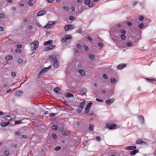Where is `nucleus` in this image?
Returning <instances> with one entry per match:
<instances>
[{
  "label": "nucleus",
  "mask_w": 156,
  "mask_h": 156,
  "mask_svg": "<svg viewBox=\"0 0 156 156\" xmlns=\"http://www.w3.org/2000/svg\"><path fill=\"white\" fill-rule=\"evenodd\" d=\"M16 8L15 7H13L11 8V10L12 11H15L16 10Z\"/></svg>",
  "instance_id": "obj_64"
},
{
  "label": "nucleus",
  "mask_w": 156,
  "mask_h": 156,
  "mask_svg": "<svg viewBox=\"0 0 156 156\" xmlns=\"http://www.w3.org/2000/svg\"><path fill=\"white\" fill-rule=\"evenodd\" d=\"M121 37L122 39L124 40L126 37V36L123 34L121 36Z\"/></svg>",
  "instance_id": "obj_42"
},
{
  "label": "nucleus",
  "mask_w": 156,
  "mask_h": 156,
  "mask_svg": "<svg viewBox=\"0 0 156 156\" xmlns=\"http://www.w3.org/2000/svg\"><path fill=\"white\" fill-rule=\"evenodd\" d=\"M120 32L122 34H124L126 33V31L125 30H122Z\"/></svg>",
  "instance_id": "obj_44"
},
{
  "label": "nucleus",
  "mask_w": 156,
  "mask_h": 156,
  "mask_svg": "<svg viewBox=\"0 0 156 156\" xmlns=\"http://www.w3.org/2000/svg\"><path fill=\"white\" fill-rule=\"evenodd\" d=\"M22 123V121L21 120L16 121L15 122L14 125H17Z\"/></svg>",
  "instance_id": "obj_28"
},
{
  "label": "nucleus",
  "mask_w": 156,
  "mask_h": 156,
  "mask_svg": "<svg viewBox=\"0 0 156 156\" xmlns=\"http://www.w3.org/2000/svg\"><path fill=\"white\" fill-rule=\"evenodd\" d=\"M33 0H29V2H28V4L30 6H32L33 5L32 2Z\"/></svg>",
  "instance_id": "obj_34"
},
{
  "label": "nucleus",
  "mask_w": 156,
  "mask_h": 156,
  "mask_svg": "<svg viewBox=\"0 0 156 156\" xmlns=\"http://www.w3.org/2000/svg\"><path fill=\"white\" fill-rule=\"evenodd\" d=\"M22 20L23 23H25L28 20V18H25L23 19Z\"/></svg>",
  "instance_id": "obj_45"
},
{
  "label": "nucleus",
  "mask_w": 156,
  "mask_h": 156,
  "mask_svg": "<svg viewBox=\"0 0 156 156\" xmlns=\"http://www.w3.org/2000/svg\"><path fill=\"white\" fill-rule=\"evenodd\" d=\"M138 3V1H136L134 2L133 3V6H135Z\"/></svg>",
  "instance_id": "obj_50"
},
{
  "label": "nucleus",
  "mask_w": 156,
  "mask_h": 156,
  "mask_svg": "<svg viewBox=\"0 0 156 156\" xmlns=\"http://www.w3.org/2000/svg\"><path fill=\"white\" fill-rule=\"evenodd\" d=\"M65 37L67 41L68 40L71 39L72 38V37L70 35H68Z\"/></svg>",
  "instance_id": "obj_21"
},
{
  "label": "nucleus",
  "mask_w": 156,
  "mask_h": 156,
  "mask_svg": "<svg viewBox=\"0 0 156 156\" xmlns=\"http://www.w3.org/2000/svg\"><path fill=\"white\" fill-rule=\"evenodd\" d=\"M78 72L82 76L85 75L86 73L85 71L83 70H79Z\"/></svg>",
  "instance_id": "obj_19"
},
{
  "label": "nucleus",
  "mask_w": 156,
  "mask_h": 156,
  "mask_svg": "<svg viewBox=\"0 0 156 156\" xmlns=\"http://www.w3.org/2000/svg\"><path fill=\"white\" fill-rule=\"evenodd\" d=\"M106 127L110 129H112L116 127V124L111 123H108L106 125Z\"/></svg>",
  "instance_id": "obj_2"
},
{
  "label": "nucleus",
  "mask_w": 156,
  "mask_h": 156,
  "mask_svg": "<svg viewBox=\"0 0 156 156\" xmlns=\"http://www.w3.org/2000/svg\"><path fill=\"white\" fill-rule=\"evenodd\" d=\"M132 45V44L131 42H128L127 43V45L128 46H131Z\"/></svg>",
  "instance_id": "obj_61"
},
{
  "label": "nucleus",
  "mask_w": 156,
  "mask_h": 156,
  "mask_svg": "<svg viewBox=\"0 0 156 156\" xmlns=\"http://www.w3.org/2000/svg\"><path fill=\"white\" fill-rule=\"evenodd\" d=\"M4 154L6 156H8L9 154V151H6L5 152Z\"/></svg>",
  "instance_id": "obj_36"
},
{
  "label": "nucleus",
  "mask_w": 156,
  "mask_h": 156,
  "mask_svg": "<svg viewBox=\"0 0 156 156\" xmlns=\"http://www.w3.org/2000/svg\"><path fill=\"white\" fill-rule=\"evenodd\" d=\"M18 63H21L23 62V60L21 59V58H19L18 59Z\"/></svg>",
  "instance_id": "obj_56"
},
{
  "label": "nucleus",
  "mask_w": 156,
  "mask_h": 156,
  "mask_svg": "<svg viewBox=\"0 0 156 156\" xmlns=\"http://www.w3.org/2000/svg\"><path fill=\"white\" fill-rule=\"evenodd\" d=\"M10 123V122L8 121L6 122H2L1 124V126L3 127L7 126Z\"/></svg>",
  "instance_id": "obj_10"
},
{
  "label": "nucleus",
  "mask_w": 156,
  "mask_h": 156,
  "mask_svg": "<svg viewBox=\"0 0 156 156\" xmlns=\"http://www.w3.org/2000/svg\"><path fill=\"white\" fill-rule=\"evenodd\" d=\"M96 101H98L99 102H102L103 101V100L101 99H100L98 98H97L96 99Z\"/></svg>",
  "instance_id": "obj_53"
},
{
  "label": "nucleus",
  "mask_w": 156,
  "mask_h": 156,
  "mask_svg": "<svg viewBox=\"0 0 156 156\" xmlns=\"http://www.w3.org/2000/svg\"><path fill=\"white\" fill-rule=\"evenodd\" d=\"M55 22L54 21H51L49 22L48 23V24H50V26H51V27L52 26V25H53L55 23Z\"/></svg>",
  "instance_id": "obj_39"
},
{
  "label": "nucleus",
  "mask_w": 156,
  "mask_h": 156,
  "mask_svg": "<svg viewBox=\"0 0 156 156\" xmlns=\"http://www.w3.org/2000/svg\"><path fill=\"white\" fill-rule=\"evenodd\" d=\"M66 38L65 37L63 38H62V42L63 43H64L65 42H66Z\"/></svg>",
  "instance_id": "obj_43"
},
{
  "label": "nucleus",
  "mask_w": 156,
  "mask_h": 156,
  "mask_svg": "<svg viewBox=\"0 0 156 156\" xmlns=\"http://www.w3.org/2000/svg\"><path fill=\"white\" fill-rule=\"evenodd\" d=\"M126 66V64H120L118 65L117 68L118 69H121L125 67Z\"/></svg>",
  "instance_id": "obj_8"
},
{
  "label": "nucleus",
  "mask_w": 156,
  "mask_h": 156,
  "mask_svg": "<svg viewBox=\"0 0 156 156\" xmlns=\"http://www.w3.org/2000/svg\"><path fill=\"white\" fill-rule=\"evenodd\" d=\"M136 148V147L135 146H130L129 147H126L125 149L126 150H134Z\"/></svg>",
  "instance_id": "obj_11"
},
{
  "label": "nucleus",
  "mask_w": 156,
  "mask_h": 156,
  "mask_svg": "<svg viewBox=\"0 0 156 156\" xmlns=\"http://www.w3.org/2000/svg\"><path fill=\"white\" fill-rule=\"evenodd\" d=\"M90 58L91 60L94 59H95V57L94 55H91L90 56Z\"/></svg>",
  "instance_id": "obj_46"
},
{
  "label": "nucleus",
  "mask_w": 156,
  "mask_h": 156,
  "mask_svg": "<svg viewBox=\"0 0 156 156\" xmlns=\"http://www.w3.org/2000/svg\"><path fill=\"white\" fill-rule=\"evenodd\" d=\"M86 102L85 101H83L80 104V105L79 106V107L83 108L84 107V105H85Z\"/></svg>",
  "instance_id": "obj_17"
},
{
  "label": "nucleus",
  "mask_w": 156,
  "mask_h": 156,
  "mask_svg": "<svg viewBox=\"0 0 156 156\" xmlns=\"http://www.w3.org/2000/svg\"><path fill=\"white\" fill-rule=\"evenodd\" d=\"M115 100L114 98H110L106 101V103L108 105H110Z\"/></svg>",
  "instance_id": "obj_4"
},
{
  "label": "nucleus",
  "mask_w": 156,
  "mask_h": 156,
  "mask_svg": "<svg viewBox=\"0 0 156 156\" xmlns=\"http://www.w3.org/2000/svg\"><path fill=\"white\" fill-rule=\"evenodd\" d=\"M71 132L69 130H67L65 131H64L63 133L64 135H67L70 133Z\"/></svg>",
  "instance_id": "obj_26"
},
{
  "label": "nucleus",
  "mask_w": 156,
  "mask_h": 156,
  "mask_svg": "<svg viewBox=\"0 0 156 156\" xmlns=\"http://www.w3.org/2000/svg\"><path fill=\"white\" fill-rule=\"evenodd\" d=\"M87 39L90 41H92V38L89 37V36H88L87 37Z\"/></svg>",
  "instance_id": "obj_60"
},
{
  "label": "nucleus",
  "mask_w": 156,
  "mask_h": 156,
  "mask_svg": "<svg viewBox=\"0 0 156 156\" xmlns=\"http://www.w3.org/2000/svg\"><path fill=\"white\" fill-rule=\"evenodd\" d=\"M44 27L45 29L50 28L51 27V26H50V25L49 24H48L47 25L45 26Z\"/></svg>",
  "instance_id": "obj_35"
},
{
  "label": "nucleus",
  "mask_w": 156,
  "mask_h": 156,
  "mask_svg": "<svg viewBox=\"0 0 156 156\" xmlns=\"http://www.w3.org/2000/svg\"><path fill=\"white\" fill-rule=\"evenodd\" d=\"M53 62L54 67L56 69L58 68L59 67V63L58 61L57 60L56 61H54Z\"/></svg>",
  "instance_id": "obj_9"
},
{
  "label": "nucleus",
  "mask_w": 156,
  "mask_h": 156,
  "mask_svg": "<svg viewBox=\"0 0 156 156\" xmlns=\"http://www.w3.org/2000/svg\"><path fill=\"white\" fill-rule=\"evenodd\" d=\"M66 96L68 97H74V95L68 92L66 93Z\"/></svg>",
  "instance_id": "obj_20"
},
{
  "label": "nucleus",
  "mask_w": 156,
  "mask_h": 156,
  "mask_svg": "<svg viewBox=\"0 0 156 156\" xmlns=\"http://www.w3.org/2000/svg\"><path fill=\"white\" fill-rule=\"evenodd\" d=\"M52 128L54 130H57L58 129V127L57 126L54 125L52 126Z\"/></svg>",
  "instance_id": "obj_33"
},
{
  "label": "nucleus",
  "mask_w": 156,
  "mask_h": 156,
  "mask_svg": "<svg viewBox=\"0 0 156 156\" xmlns=\"http://www.w3.org/2000/svg\"><path fill=\"white\" fill-rule=\"evenodd\" d=\"M74 19V17L73 16H71L69 17V20H73Z\"/></svg>",
  "instance_id": "obj_57"
},
{
  "label": "nucleus",
  "mask_w": 156,
  "mask_h": 156,
  "mask_svg": "<svg viewBox=\"0 0 156 156\" xmlns=\"http://www.w3.org/2000/svg\"><path fill=\"white\" fill-rule=\"evenodd\" d=\"M88 6L89 7H92L93 6V4L92 3L89 2V3L88 4Z\"/></svg>",
  "instance_id": "obj_62"
},
{
  "label": "nucleus",
  "mask_w": 156,
  "mask_h": 156,
  "mask_svg": "<svg viewBox=\"0 0 156 156\" xmlns=\"http://www.w3.org/2000/svg\"><path fill=\"white\" fill-rule=\"evenodd\" d=\"M96 139L98 141H99L101 140V138L100 136H98L96 137Z\"/></svg>",
  "instance_id": "obj_47"
},
{
  "label": "nucleus",
  "mask_w": 156,
  "mask_h": 156,
  "mask_svg": "<svg viewBox=\"0 0 156 156\" xmlns=\"http://www.w3.org/2000/svg\"><path fill=\"white\" fill-rule=\"evenodd\" d=\"M143 26H144V24L143 23H141V24H140L139 25V27L140 28H141L143 27Z\"/></svg>",
  "instance_id": "obj_63"
},
{
  "label": "nucleus",
  "mask_w": 156,
  "mask_h": 156,
  "mask_svg": "<svg viewBox=\"0 0 156 156\" xmlns=\"http://www.w3.org/2000/svg\"><path fill=\"white\" fill-rule=\"evenodd\" d=\"M138 118L140 119L141 123H144V118L142 115H139L138 116Z\"/></svg>",
  "instance_id": "obj_18"
},
{
  "label": "nucleus",
  "mask_w": 156,
  "mask_h": 156,
  "mask_svg": "<svg viewBox=\"0 0 156 156\" xmlns=\"http://www.w3.org/2000/svg\"><path fill=\"white\" fill-rule=\"evenodd\" d=\"M62 8L63 9L66 11H68L69 9V7L67 6H63Z\"/></svg>",
  "instance_id": "obj_24"
},
{
  "label": "nucleus",
  "mask_w": 156,
  "mask_h": 156,
  "mask_svg": "<svg viewBox=\"0 0 156 156\" xmlns=\"http://www.w3.org/2000/svg\"><path fill=\"white\" fill-rule=\"evenodd\" d=\"M39 44V43L38 41H35L33 42L30 44L31 50H35L38 47Z\"/></svg>",
  "instance_id": "obj_1"
},
{
  "label": "nucleus",
  "mask_w": 156,
  "mask_h": 156,
  "mask_svg": "<svg viewBox=\"0 0 156 156\" xmlns=\"http://www.w3.org/2000/svg\"><path fill=\"white\" fill-rule=\"evenodd\" d=\"M98 46L100 48H102L103 46V44H101V43H99L98 44Z\"/></svg>",
  "instance_id": "obj_58"
},
{
  "label": "nucleus",
  "mask_w": 156,
  "mask_h": 156,
  "mask_svg": "<svg viewBox=\"0 0 156 156\" xmlns=\"http://www.w3.org/2000/svg\"><path fill=\"white\" fill-rule=\"evenodd\" d=\"M138 18H139V20H140L141 21H142L144 19V17L142 16H139V17Z\"/></svg>",
  "instance_id": "obj_51"
},
{
  "label": "nucleus",
  "mask_w": 156,
  "mask_h": 156,
  "mask_svg": "<svg viewBox=\"0 0 156 156\" xmlns=\"http://www.w3.org/2000/svg\"><path fill=\"white\" fill-rule=\"evenodd\" d=\"M90 109V108H87L86 107L85 108V113H88Z\"/></svg>",
  "instance_id": "obj_27"
},
{
  "label": "nucleus",
  "mask_w": 156,
  "mask_h": 156,
  "mask_svg": "<svg viewBox=\"0 0 156 156\" xmlns=\"http://www.w3.org/2000/svg\"><path fill=\"white\" fill-rule=\"evenodd\" d=\"M5 17V15L3 13H1L0 14V18L3 19Z\"/></svg>",
  "instance_id": "obj_41"
},
{
  "label": "nucleus",
  "mask_w": 156,
  "mask_h": 156,
  "mask_svg": "<svg viewBox=\"0 0 156 156\" xmlns=\"http://www.w3.org/2000/svg\"><path fill=\"white\" fill-rule=\"evenodd\" d=\"M21 133L20 132H15V134L16 135H20Z\"/></svg>",
  "instance_id": "obj_59"
},
{
  "label": "nucleus",
  "mask_w": 156,
  "mask_h": 156,
  "mask_svg": "<svg viewBox=\"0 0 156 156\" xmlns=\"http://www.w3.org/2000/svg\"><path fill=\"white\" fill-rule=\"evenodd\" d=\"M93 103L92 102H90L87 105L86 107L90 108V107H91Z\"/></svg>",
  "instance_id": "obj_25"
},
{
  "label": "nucleus",
  "mask_w": 156,
  "mask_h": 156,
  "mask_svg": "<svg viewBox=\"0 0 156 156\" xmlns=\"http://www.w3.org/2000/svg\"><path fill=\"white\" fill-rule=\"evenodd\" d=\"M57 114V113H51L49 114V115L51 117H54Z\"/></svg>",
  "instance_id": "obj_38"
},
{
  "label": "nucleus",
  "mask_w": 156,
  "mask_h": 156,
  "mask_svg": "<svg viewBox=\"0 0 156 156\" xmlns=\"http://www.w3.org/2000/svg\"><path fill=\"white\" fill-rule=\"evenodd\" d=\"M46 13V11L45 10H43L39 11L37 14V16H41L45 14Z\"/></svg>",
  "instance_id": "obj_5"
},
{
  "label": "nucleus",
  "mask_w": 156,
  "mask_h": 156,
  "mask_svg": "<svg viewBox=\"0 0 156 156\" xmlns=\"http://www.w3.org/2000/svg\"><path fill=\"white\" fill-rule=\"evenodd\" d=\"M83 48L85 49V50L86 51H88L89 50V48L86 45H84L83 46Z\"/></svg>",
  "instance_id": "obj_37"
},
{
  "label": "nucleus",
  "mask_w": 156,
  "mask_h": 156,
  "mask_svg": "<svg viewBox=\"0 0 156 156\" xmlns=\"http://www.w3.org/2000/svg\"><path fill=\"white\" fill-rule=\"evenodd\" d=\"M89 130L90 131H93L94 130V126H89Z\"/></svg>",
  "instance_id": "obj_32"
},
{
  "label": "nucleus",
  "mask_w": 156,
  "mask_h": 156,
  "mask_svg": "<svg viewBox=\"0 0 156 156\" xmlns=\"http://www.w3.org/2000/svg\"><path fill=\"white\" fill-rule=\"evenodd\" d=\"M11 75L13 76H16V73L14 72H12L11 73Z\"/></svg>",
  "instance_id": "obj_54"
},
{
  "label": "nucleus",
  "mask_w": 156,
  "mask_h": 156,
  "mask_svg": "<svg viewBox=\"0 0 156 156\" xmlns=\"http://www.w3.org/2000/svg\"><path fill=\"white\" fill-rule=\"evenodd\" d=\"M61 149V147L59 146H57L55 148V151H57L58 150H60Z\"/></svg>",
  "instance_id": "obj_52"
},
{
  "label": "nucleus",
  "mask_w": 156,
  "mask_h": 156,
  "mask_svg": "<svg viewBox=\"0 0 156 156\" xmlns=\"http://www.w3.org/2000/svg\"><path fill=\"white\" fill-rule=\"evenodd\" d=\"M90 2V0H85V3L86 4H88Z\"/></svg>",
  "instance_id": "obj_49"
},
{
  "label": "nucleus",
  "mask_w": 156,
  "mask_h": 156,
  "mask_svg": "<svg viewBox=\"0 0 156 156\" xmlns=\"http://www.w3.org/2000/svg\"><path fill=\"white\" fill-rule=\"evenodd\" d=\"M23 94V92L20 91H17L15 93V95L17 97L20 96Z\"/></svg>",
  "instance_id": "obj_16"
},
{
  "label": "nucleus",
  "mask_w": 156,
  "mask_h": 156,
  "mask_svg": "<svg viewBox=\"0 0 156 156\" xmlns=\"http://www.w3.org/2000/svg\"><path fill=\"white\" fill-rule=\"evenodd\" d=\"M103 76L104 79H107L108 78V76L106 74H104Z\"/></svg>",
  "instance_id": "obj_40"
},
{
  "label": "nucleus",
  "mask_w": 156,
  "mask_h": 156,
  "mask_svg": "<svg viewBox=\"0 0 156 156\" xmlns=\"http://www.w3.org/2000/svg\"><path fill=\"white\" fill-rule=\"evenodd\" d=\"M50 58H51V59L53 60V62L54 61H56L57 60L56 58V57L53 55L51 56L50 57Z\"/></svg>",
  "instance_id": "obj_22"
},
{
  "label": "nucleus",
  "mask_w": 156,
  "mask_h": 156,
  "mask_svg": "<svg viewBox=\"0 0 156 156\" xmlns=\"http://www.w3.org/2000/svg\"><path fill=\"white\" fill-rule=\"evenodd\" d=\"M72 26L71 25H67L64 26V29L66 31H67L70 29L71 28Z\"/></svg>",
  "instance_id": "obj_13"
},
{
  "label": "nucleus",
  "mask_w": 156,
  "mask_h": 156,
  "mask_svg": "<svg viewBox=\"0 0 156 156\" xmlns=\"http://www.w3.org/2000/svg\"><path fill=\"white\" fill-rule=\"evenodd\" d=\"M51 66H49L48 67L46 68H44L43 69H42V70L40 72L38 73V76H41L42 74L44 72H46L47 71L49 70V69H50Z\"/></svg>",
  "instance_id": "obj_3"
},
{
  "label": "nucleus",
  "mask_w": 156,
  "mask_h": 156,
  "mask_svg": "<svg viewBox=\"0 0 156 156\" xmlns=\"http://www.w3.org/2000/svg\"><path fill=\"white\" fill-rule=\"evenodd\" d=\"M146 80L147 81H149L150 82H151L152 81L154 80L153 79H150L149 78H146Z\"/></svg>",
  "instance_id": "obj_48"
},
{
  "label": "nucleus",
  "mask_w": 156,
  "mask_h": 156,
  "mask_svg": "<svg viewBox=\"0 0 156 156\" xmlns=\"http://www.w3.org/2000/svg\"><path fill=\"white\" fill-rule=\"evenodd\" d=\"M12 58H13V57L12 56H7L6 58V59L8 60H11V59H12Z\"/></svg>",
  "instance_id": "obj_31"
},
{
  "label": "nucleus",
  "mask_w": 156,
  "mask_h": 156,
  "mask_svg": "<svg viewBox=\"0 0 156 156\" xmlns=\"http://www.w3.org/2000/svg\"><path fill=\"white\" fill-rule=\"evenodd\" d=\"M53 43V41L52 40H50L48 41H45L44 42V45H47L48 44H51Z\"/></svg>",
  "instance_id": "obj_14"
},
{
  "label": "nucleus",
  "mask_w": 156,
  "mask_h": 156,
  "mask_svg": "<svg viewBox=\"0 0 156 156\" xmlns=\"http://www.w3.org/2000/svg\"><path fill=\"white\" fill-rule=\"evenodd\" d=\"M110 80L111 82L113 84L115 83L116 82V80L115 78H112Z\"/></svg>",
  "instance_id": "obj_29"
},
{
  "label": "nucleus",
  "mask_w": 156,
  "mask_h": 156,
  "mask_svg": "<svg viewBox=\"0 0 156 156\" xmlns=\"http://www.w3.org/2000/svg\"><path fill=\"white\" fill-rule=\"evenodd\" d=\"M82 110L83 108L79 107L77 109V111L78 113H80L82 112Z\"/></svg>",
  "instance_id": "obj_23"
},
{
  "label": "nucleus",
  "mask_w": 156,
  "mask_h": 156,
  "mask_svg": "<svg viewBox=\"0 0 156 156\" xmlns=\"http://www.w3.org/2000/svg\"><path fill=\"white\" fill-rule=\"evenodd\" d=\"M133 151H131L130 152V155H135L138 152H139V150L138 149H134Z\"/></svg>",
  "instance_id": "obj_12"
},
{
  "label": "nucleus",
  "mask_w": 156,
  "mask_h": 156,
  "mask_svg": "<svg viewBox=\"0 0 156 156\" xmlns=\"http://www.w3.org/2000/svg\"><path fill=\"white\" fill-rule=\"evenodd\" d=\"M52 136L53 138L54 139H55L57 138V136H56V135L55 134H53L52 135Z\"/></svg>",
  "instance_id": "obj_55"
},
{
  "label": "nucleus",
  "mask_w": 156,
  "mask_h": 156,
  "mask_svg": "<svg viewBox=\"0 0 156 156\" xmlns=\"http://www.w3.org/2000/svg\"><path fill=\"white\" fill-rule=\"evenodd\" d=\"M60 90V88L58 87H55L54 89V91L56 93L58 92Z\"/></svg>",
  "instance_id": "obj_30"
},
{
  "label": "nucleus",
  "mask_w": 156,
  "mask_h": 156,
  "mask_svg": "<svg viewBox=\"0 0 156 156\" xmlns=\"http://www.w3.org/2000/svg\"><path fill=\"white\" fill-rule=\"evenodd\" d=\"M136 144H146V142L142 140L141 139H138L136 142Z\"/></svg>",
  "instance_id": "obj_7"
},
{
  "label": "nucleus",
  "mask_w": 156,
  "mask_h": 156,
  "mask_svg": "<svg viewBox=\"0 0 156 156\" xmlns=\"http://www.w3.org/2000/svg\"><path fill=\"white\" fill-rule=\"evenodd\" d=\"M55 47V45H54V46H52V45L49 46L48 47H47L46 49H45V50H46V51H48L49 50L52 49Z\"/></svg>",
  "instance_id": "obj_15"
},
{
  "label": "nucleus",
  "mask_w": 156,
  "mask_h": 156,
  "mask_svg": "<svg viewBox=\"0 0 156 156\" xmlns=\"http://www.w3.org/2000/svg\"><path fill=\"white\" fill-rule=\"evenodd\" d=\"M3 118L4 119V120L9 121L11 120L12 118L11 116L6 115L4 116Z\"/></svg>",
  "instance_id": "obj_6"
}]
</instances>
